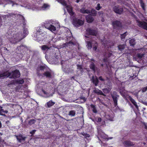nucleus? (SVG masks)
Returning <instances> with one entry per match:
<instances>
[{
    "label": "nucleus",
    "mask_w": 147,
    "mask_h": 147,
    "mask_svg": "<svg viewBox=\"0 0 147 147\" xmlns=\"http://www.w3.org/2000/svg\"><path fill=\"white\" fill-rule=\"evenodd\" d=\"M93 92L97 94H100V95H102L104 96H105V95L102 92L98 89H97L96 88H94Z\"/></svg>",
    "instance_id": "nucleus-16"
},
{
    "label": "nucleus",
    "mask_w": 147,
    "mask_h": 147,
    "mask_svg": "<svg viewBox=\"0 0 147 147\" xmlns=\"http://www.w3.org/2000/svg\"><path fill=\"white\" fill-rule=\"evenodd\" d=\"M124 144L125 146H133L134 145L133 143L131 142L130 141H125L124 142Z\"/></svg>",
    "instance_id": "nucleus-18"
},
{
    "label": "nucleus",
    "mask_w": 147,
    "mask_h": 147,
    "mask_svg": "<svg viewBox=\"0 0 147 147\" xmlns=\"http://www.w3.org/2000/svg\"><path fill=\"white\" fill-rule=\"evenodd\" d=\"M80 98L81 99H83L84 100H85V97H81Z\"/></svg>",
    "instance_id": "nucleus-52"
},
{
    "label": "nucleus",
    "mask_w": 147,
    "mask_h": 147,
    "mask_svg": "<svg viewBox=\"0 0 147 147\" xmlns=\"http://www.w3.org/2000/svg\"><path fill=\"white\" fill-rule=\"evenodd\" d=\"M81 12L83 13H90V11L88 9H85L84 8H82L80 10Z\"/></svg>",
    "instance_id": "nucleus-20"
},
{
    "label": "nucleus",
    "mask_w": 147,
    "mask_h": 147,
    "mask_svg": "<svg viewBox=\"0 0 147 147\" xmlns=\"http://www.w3.org/2000/svg\"><path fill=\"white\" fill-rule=\"evenodd\" d=\"M55 103L54 102H52V101L51 100L47 103V106L48 107H50L53 105Z\"/></svg>",
    "instance_id": "nucleus-24"
},
{
    "label": "nucleus",
    "mask_w": 147,
    "mask_h": 147,
    "mask_svg": "<svg viewBox=\"0 0 147 147\" xmlns=\"http://www.w3.org/2000/svg\"><path fill=\"white\" fill-rule=\"evenodd\" d=\"M103 91L105 93H109L110 90L109 89L105 88L102 89Z\"/></svg>",
    "instance_id": "nucleus-32"
},
{
    "label": "nucleus",
    "mask_w": 147,
    "mask_h": 147,
    "mask_svg": "<svg viewBox=\"0 0 147 147\" xmlns=\"http://www.w3.org/2000/svg\"><path fill=\"white\" fill-rule=\"evenodd\" d=\"M101 121V119L100 118H98V120H97V122H100Z\"/></svg>",
    "instance_id": "nucleus-50"
},
{
    "label": "nucleus",
    "mask_w": 147,
    "mask_h": 147,
    "mask_svg": "<svg viewBox=\"0 0 147 147\" xmlns=\"http://www.w3.org/2000/svg\"><path fill=\"white\" fill-rule=\"evenodd\" d=\"M49 49L50 47L46 45H42L41 47V49L43 51L47 50Z\"/></svg>",
    "instance_id": "nucleus-26"
},
{
    "label": "nucleus",
    "mask_w": 147,
    "mask_h": 147,
    "mask_svg": "<svg viewBox=\"0 0 147 147\" xmlns=\"http://www.w3.org/2000/svg\"><path fill=\"white\" fill-rule=\"evenodd\" d=\"M75 111L74 110H72L69 111V115L71 116H75Z\"/></svg>",
    "instance_id": "nucleus-30"
},
{
    "label": "nucleus",
    "mask_w": 147,
    "mask_h": 147,
    "mask_svg": "<svg viewBox=\"0 0 147 147\" xmlns=\"http://www.w3.org/2000/svg\"><path fill=\"white\" fill-rule=\"evenodd\" d=\"M4 112V111L2 109V107L1 108H0V115H2L5 116V115L3 114Z\"/></svg>",
    "instance_id": "nucleus-40"
},
{
    "label": "nucleus",
    "mask_w": 147,
    "mask_h": 147,
    "mask_svg": "<svg viewBox=\"0 0 147 147\" xmlns=\"http://www.w3.org/2000/svg\"><path fill=\"white\" fill-rule=\"evenodd\" d=\"M104 45L105 47L107 49V48H111V46L114 45L113 43L111 41H105L104 42Z\"/></svg>",
    "instance_id": "nucleus-7"
},
{
    "label": "nucleus",
    "mask_w": 147,
    "mask_h": 147,
    "mask_svg": "<svg viewBox=\"0 0 147 147\" xmlns=\"http://www.w3.org/2000/svg\"><path fill=\"white\" fill-rule=\"evenodd\" d=\"M91 81L96 86L97 85L99 82L96 76H92L91 79Z\"/></svg>",
    "instance_id": "nucleus-10"
},
{
    "label": "nucleus",
    "mask_w": 147,
    "mask_h": 147,
    "mask_svg": "<svg viewBox=\"0 0 147 147\" xmlns=\"http://www.w3.org/2000/svg\"><path fill=\"white\" fill-rule=\"evenodd\" d=\"M58 2L62 4L64 6H66V2L64 0H57Z\"/></svg>",
    "instance_id": "nucleus-27"
},
{
    "label": "nucleus",
    "mask_w": 147,
    "mask_h": 147,
    "mask_svg": "<svg viewBox=\"0 0 147 147\" xmlns=\"http://www.w3.org/2000/svg\"><path fill=\"white\" fill-rule=\"evenodd\" d=\"M86 31L87 33L91 35L96 36L97 34V32L96 30L91 28H88Z\"/></svg>",
    "instance_id": "nucleus-6"
},
{
    "label": "nucleus",
    "mask_w": 147,
    "mask_h": 147,
    "mask_svg": "<svg viewBox=\"0 0 147 147\" xmlns=\"http://www.w3.org/2000/svg\"><path fill=\"white\" fill-rule=\"evenodd\" d=\"M36 131V130H33L32 131H31L30 133L32 134H34L35 132Z\"/></svg>",
    "instance_id": "nucleus-47"
},
{
    "label": "nucleus",
    "mask_w": 147,
    "mask_h": 147,
    "mask_svg": "<svg viewBox=\"0 0 147 147\" xmlns=\"http://www.w3.org/2000/svg\"><path fill=\"white\" fill-rule=\"evenodd\" d=\"M107 53L108 54V55H105L107 56V57H110L112 55V53L110 52H108Z\"/></svg>",
    "instance_id": "nucleus-44"
},
{
    "label": "nucleus",
    "mask_w": 147,
    "mask_h": 147,
    "mask_svg": "<svg viewBox=\"0 0 147 147\" xmlns=\"http://www.w3.org/2000/svg\"><path fill=\"white\" fill-rule=\"evenodd\" d=\"M86 19L87 22L88 23H91L94 20V18L92 16L88 15L86 16Z\"/></svg>",
    "instance_id": "nucleus-15"
},
{
    "label": "nucleus",
    "mask_w": 147,
    "mask_h": 147,
    "mask_svg": "<svg viewBox=\"0 0 147 147\" xmlns=\"http://www.w3.org/2000/svg\"><path fill=\"white\" fill-rule=\"evenodd\" d=\"M144 55V54L140 53L137 54V56L138 58L141 59L143 57Z\"/></svg>",
    "instance_id": "nucleus-34"
},
{
    "label": "nucleus",
    "mask_w": 147,
    "mask_h": 147,
    "mask_svg": "<svg viewBox=\"0 0 147 147\" xmlns=\"http://www.w3.org/2000/svg\"><path fill=\"white\" fill-rule=\"evenodd\" d=\"M77 67H78V69H82V67L80 65H77Z\"/></svg>",
    "instance_id": "nucleus-45"
},
{
    "label": "nucleus",
    "mask_w": 147,
    "mask_h": 147,
    "mask_svg": "<svg viewBox=\"0 0 147 147\" xmlns=\"http://www.w3.org/2000/svg\"><path fill=\"white\" fill-rule=\"evenodd\" d=\"M127 33V32H125L124 34H121V39H124L125 38L126 35V34Z\"/></svg>",
    "instance_id": "nucleus-35"
},
{
    "label": "nucleus",
    "mask_w": 147,
    "mask_h": 147,
    "mask_svg": "<svg viewBox=\"0 0 147 147\" xmlns=\"http://www.w3.org/2000/svg\"><path fill=\"white\" fill-rule=\"evenodd\" d=\"M21 46H22V47H23V45H22V46L21 45V46H20V47H21Z\"/></svg>",
    "instance_id": "nucleus-62"
},
{
    "label": "nucleus",
    "mask_w": 147,
    "mask_h": 147,
    "mask_svg": "<svg viewBox=\"0 0 147 147\" xmlns=\"http://www.w3.org/2000/svg\"><path fill=\"white\" fill-rule=\"evenodd\" d=\"M100 4L99 3L98 4L97 6L96 7V9L97 10H99L100 9Z\"/></svg>",
    "instance_id": "nucleus-42"
},
{
    "label": "nucleus",
    "mask_w": 147,
    "mask_h": 147,
    "mask_svg": "<svg viewBox=\"0 0 147 147\" xmlns=\"http://www.w3.org/2000/svg\"><path fill=\"white\" fill-rule=\"evenodd\" d=\"M91 61L93 62H94L95 61V60L94 59H91Z\"/></svg>",
    "instance_id": "nucleus-55"
},
{
    "label": "nucleus",
    "mask_w": 147,
    "mask_h": 147,
    "mask_svg": "<svg viewBox=\"0 0 147 147\" xmlns=\"http://www.w3.org/2000/svg\"><path fill=\"white\" fill-rule=\"evenodd\" d=\"M1 122L0 121V128H1Z\"/></svg>",
    "instance_id": "nucleus-59"
},
{
    "label": "nucleus",
    "mask_w": 147,
    "mask_h": 147,
    "mask_svg": "<svg viewBox=\"0 0 147 147\" xmlns=\"http://www.w3.org/2000/svg\"><path fill=\"white\" fill-rule=\"evenodd\" d=\"M137 25L139 27L147 30V22L144 21H140L136 20Z\"/></svg>",
    "instance_id": "nucleus-3"
},
{
    "label": "nucleus",
    "mask_w": 147,
    "mask_h": 147,
    "mask_svg": "<svg viewBox=\"0 0 147 147\" xmlns=\"http://www.w3.org/2000/svg\"><path fill=\"white\" fill-rule=\"evenodd\" d=\"M80 1V0H77L76 1V2L77 3H78Z\"/></svg>",
    "instance_id": "nucleus-57"
},
{
    "label": "nucleus",
    "mask_w": 147,
    "mask_h": 147,
    "mask_svg": "<svg viewBox=\"0 0 147 147\" xmlns=\"http://www.w3.org/2000/svg\"><path fill=\"white\" fill-rule=\"evenodd\" d=\"M27 30H24V31L23 33V35L24 36V37L22 38H20L19 37H18L17 38H16V42H18L19 41H20L21 40H22V39H23L25 36H26V35L27 34Z\"/></svg>",
    "instance_id": "nucleus-17"
},
{
    "label": "nucleus",
    "mask_w": 147,
    "mask_h": 147,
    "mask_svg": "<svg viewBox=\"0 0 147 147\" xmlns=\"http://www.w3.org/2000/svg\"><path fill=\"white\" fill-rule=\"evenodd\" d=\"M90 67L91 69L94 71V72H95L97 69V67L95 65L93 62L90 61Z\"/></svg>",
    "instance_id": "nucleus-14"
},
{
    "label": "nucleus",
    "mask_w": 147,
    "mask_h": 147,
    "mask_svg": "<svg viewBox=\"0 0 147 147\" xmlns=\"http://www.w3.org/2000/svg\"><path fill=\"white\" fill-rule=\"evenodd\" d=\"M129 43L131 45H134L135 44V40L133 39L130 40H129Z\"/></svg>",
    "instance_id": "nucleus-29"
},
{
    "label": "nucleus",
    "mask_w": 147,
    "mask_h": 147,
    "mask_svg": "<svg viewBox=\"0 0 147 147\" xmlns=\"http://www.w3.org/2000/svg\"><path fill=\"white\" fill-rule=\"evenodd\" d=\"M86 42L87 44V46L88 49H90L91 48L92 45L93 44H97V42L93 40L87 41Z\"/></svg>",
    "instance_id": "nucleus-12"
},
{
    "label": "nucleus",
    "mask_w": 147,
    "mask_h": 147,
    "mask_svg": "<svg viewBox=\"0 0 147 147\" xmlns=\"http://www.w3.org/2000/svg\"><path fill=\"white\" fill-rule=\"evenodd\" d=\"M16 5H18V4H17V3H16Z\"/></svg>",
    "instance_id": "nucleus-63"
},
{
    "label": "nucleus",
    "mask_w": 147,
    "mask_h": 147,
    "mask_svg": "<svg viewBox=\"0 0 147 147\" xmlns=\"http://www.w3.org/2000/svg\"><path fill=\"white\" fill-rule=\"evenodd\" d=\"M23 19H24V18L23 17Z\"/></svg>",
    "instance_id": "nucleus-64"
},
{
    "label": "nucleus",
    "mask_w": 147,
    "mask_h": 147,
    "mask_svg": "<svg viewBox=\"0 0 147 147\" xmlns=\"http://www.w3.org/2000/svg\"><path fill=\"white\" fill-rule=\"evenodd\" d=\"M16 82V80H12L9 82V83L7 84V86L9 87H12L13 85H15Z\"/></svg>",
    "instance_id": "nucleus-22"
},
{
    "label": "nucleus",
    "mask_w": 147,
    "mask_h": 147,
    "mask_svg": "<svg viewBox=\"0 0 147 147\" xmlns=\"http://www.w3.org/2000/svg\"><path fill=\"white\" fill-rule=\"evenodd\" d=\"M143 124H144V125H145V128L146 129H147V126H146V124H145V123H143Z\"/></svg>",
    "instance_id": "nucleus-54"
},
{
    "label": "nucleus",
    "mask_w": 147,
    "mask_h": 147,
    "mask_svg": "<svg viewBox=\"0 0 147 147\" xmlns=\"http://www.w3.org/2000/svg\"><path fill=\"white\" fill-rule=\"evenodd\" d=\"M9 74L8 71L3 73L0 74V79H3L5 77H8Z\"/></svg>",
    "instance_id": "nucleus-13"
},
{
    "label": "nucleus",
    "mask_w": 147,
    "mask_h": 147,
    "mask_svg": "<svg viewBox=\"0 0 147 147\" xmlns=\"http://www.w3.org/2000/svg\"><path fill=\"white\" fill-rule=\"evenodd\" d=\"M118 47L119 50L121 51L125 48V45L124 44L120 45L118 46Z\"/></svg>",
    "instance_id": "nucleus-23"
},
{
    "label": "nucleus",
    "mask_w": 147,
    "mask_h": 147,
    "mask_svg": "<svg viewBox=\"0 0 147 147\" xmlns=\"http://www.w3.org/2000/svg\"><path fill=\"white\" fill-rule=\"evenodd\" d=\"M16 82L19 84H22L24 83V81L23 79H22L19 80H16Z\"/></svg>",
    "instance_id": "nucleus-37"
},
{
    "label": "nucleus",
    "mask_w": 147,
    "mask_h": 147,
    "mask_svg": "<svg viewBox=\"0 0 147 147\" xmlns=\"http://www.w3.org/2000/svg\"><path fill=\"white\" fill-rule=\"evenodd\" d=\"M131 101L133 103V104L135 106L136 108L137 109L138 108V106L137 105V103L134 100H131Z\"/></svg>",
    "instance_id": "nucleus-39"
},
{
    "label": "nucleus",
    "mask_w": 147,
    "mask_h": 147,
    "mask_svg": "<svg viewBox=\"0 0 147 147\" xmlns=\"http://www.w3.org/2000/svg\"><path fill=\"white\" fill-rule=\"evenodd\" d=\"M75 44L73 42L71 41L68 42H67L65 44V45L67 47H69V48H70V46H72L73 45H74Z\"/></svg>",
    "instance_id": "nucleus-21"
},
{
    "label": "nucleus",
    "mask_w": 147,
    "mask_h": 147,
    "mask_svg": "<svg viewBox=\"0 0 147 147\" xmlns=\"http://www.w3.org/2000/svg\"><path fill=\"white\" fill-rule=\"evenodd\" d=\"M8 3H13V4L12 5V6H13L14 5V3L13 2V1H10V0H9V1Z\"/></svg>",
    "instance_id": "nucleus-49"
},
{
    "label": "nucleus",
    "mask_w": 147,
    "mask_h": 147,
    "mask_svg": "<svg viewBox=\"0 0 147 147\" xmlns=\"http://www.w3.org/2000/svg\"><path fill=\"white\" fill-rule=\"evenodd\" d=\"M8 112V111H4V113H7Z\"/></svg>",
    "instance_id": "nucleus-58"
},
{
    "label": "nucleus",
    "mask_w": 147,
    "mask_h": 147,
    "mask_svg": "<svg viewBox=\"0 0 147 147\" xmlns=\"http://www.w3.org/2000/svg\"><path fill=\"white\" fill-rule=\"evenodd\" d=\"M45 27L48 29L50 30L52 32L56 30L55 27L52 25H50V26L49 27L47 26Z\"/></svg>",
    "instance_id": "nucleus-19"
},
{
    "label": "nucleus",
    "mask_w": 147,
    "mask_h": 147,
    "mask_svg": "<svg viewBox=\"0 0 147 147\" xmlns=\"http://www.w3.org/2000/svg\"><path fill=\"white\" fill-rule=\"evenodd\" d=\"M91 108L92 109V110L94 113H96L97 112V110L95 106L93 105H91L90 106Z\"/></svg>",
    "instance_id": "nucleus-28"
},
{
    "label": "nucleus",
    "mask_w": 147,
    "mask_h": 147,
    "mask_svg": "<svg viewBox=\"0 0 147 147\" xmlns=\"http://www.w3.org/2000/svg\"><path fill=\"white\" fill-rule=\"evenodd\" d=\"M140 3L143 9L145 11V7L146 6L142 0H140Z\"/></svg>",
    "instance_id": "nucleus-25"
},
{
    "label": "nucleus",
    "mask_w": 147,
    "mask_h": 147,
    "mask_svg": "<svg viewBox=\"0 0 147 147\" xmlns=\"http://www.w3.org/2000/svg\"><path fill=\"white\" fill-rule=\"evenodd\" d=\"M43 74L47 77H50L51 76V73L48 71L46 72Z\"/></svg>",
    "instance_id": "nucleus-33"
},
{
    "label": "nucleus",
    "mask_w": 147,
    "mask_h": 147,
    "mask_svg": "<svg viewBox=\"0 0 147 147\" xmlns=\"http://www.w3.org/2000/svg\"><path fill=\"white\" fill-rule=\"evenodd\" d=\"M102 103L104 105H105V104H104L102 102Z\"/></svg>",
    "instance_id": "nucleus-60"
},
{
    "label": "nucleus",
    "mask_w": 147,
    "mask_h": 147,
    "mask_svg": "<svg viewBox=\"0 0 147 147\" xmlns=\"http://www.w3.org/2000/svg\"><path fill=\"white\" fill-rule=\"evenodd\" d=\"M49 5L47 4H44L42 6V8H44V9H46L48 7H49Z\"/></svg>",
    "instance_id": "nucleus-38"
},
{
    "label": "nucleus",
    "mask_w": 147,
    "mask_h": 147,
    "mask_svg": "<svg viewBox=\"0 0 147 147\" xmlns=\"http://www.w3.org/2000/svg\"><path fill=\"white\" fill-rule=\"evenodd\" d=\"M114 102V105L115 106L117 105V99L119 97V96L117 94H113L111 95Z\"/></svg>",
    "instance_id": "nucleus-9"
},
{
    "label": "nucleus",
    "mask_w": 147,
    "mask_h": 147,
    "mask_svg": "<svg viewBox=\"0 0 147 147\" xmlns=\"http://www.w3.org/2000/svg\"><path fill=\"white\" fill-rule=\"evenodd\" d=\"M82 134L86 138L87 137H90V135L89 134H85L84 133H82Z\"/></svg>",
    "instance_id": "nucleus-41"
},
{
    "label": "nucleus",
    "mask_w": 147,
    "mask_h": 147,
    "mask_svg": "<svg viewBox=\"0 0 147 147\" xmlns=\"http://www.w3.org/2000/svg\"><path fill=\"white\" fill-rule=\"evenodd\" d=\"M91 12L92 15L93 16H95L96 15V11L94 9H92L91 10V11L90 12V13Z\"/></svg>",
    "instance_id": "nucleus-31"
},
{
    "label": "nucleus",
    "mask_w": 147,
    "mask_h": 147,
    "mask_svg": "<svg viewBox=\"0 0 147 147\" xmlns=\"http://www.w3.org/2000/svg\"><path fill=\"white\" fill-rule=\"evenodd\" d=\"M146 90H147V88L146 86L143 88L142 89V90L143 92H145Z\"/></svg>",
    "instance_id": "nucleus-43"
},
{
    "label": "nucleus",
    "mask_w": 147,
    "mask_h": 147,
    "mask_svg": "<svg viewBox=\"0 0 147 147\" xmlns=\"http://www.w3.org/2000/svg\"><path fill=\"white\" fill-rule=\"evenodd\" d=\"M97 49V47H96V45H95V46L93 48V49L94 50L96 51Z\"/></svg>",
    "instance_id": "nucleus-51"
},
{
    "label": "nucleus",
    "mask_w": 147,
    "mask_h": 147,
    "mask_svg": "<svg viewBox=\"0 0 147 147\" xmlns=\"http://www.w3.org/2000/svg\"><path fill=\"white\" fill-rule=\"evenodd\" d=\"M9 73L10 74L9 77L10 78L15 79L19 77L20 76V73L19 70H16L15 71H13L11 73L9 72Z\"/></svg>",
    "instance_id": "nucleus-1"
},
{
    "label": "nucleus",
    "mask_w": 147,
    "mask_h": 147,
    "mask_svg": "<svg viewBox=\"0 0 147 147\" xmlns=\"http://www.w3.org/2000/svg\"><path fill=\"white\" fill-rule=\"evenodd\" d=\"M143 144H145V143H144H144H143Z\"/></svg>",
    "instance_id": "nucleus-61"
},
{
    "label": "nucleus",
    "mask_w": 147,
    "mask_h": 147,
    "mask_svg": "<svg viewBox=\"0 0 147 147\" xmlns=\"http://www.w3.org/2000/svg\"><path fill=\"white\" fill-rule=\"evenodd\" d=\"M114 28H118L122 27L121 22L120 20H114L112 22Z\"/></svg>",
    "instance_id": "nucleus-2"
},
{
    "label": "nucleus",
    "mask_w": 147,
    "mask_h": 147,
    "mask_svg": "<svg viewBox=\"0 0 147 147\" xmlns=\"http://www.w3.org/2000/svg\"><path fill=\"white\" fill-rule=\"evenodd\" d=\"M17 140L19 142H21V141H25L26 138V137L23 136L21 134L19 135L18 136H15Z\"/></svg>",
    "instance_id": "nucleus-11"
},
{
    "label": "nucleus",
    "mask_w": 147,
    "mask_h": 147,
    "mask_svg": "<svg viewBox=\"0 0 147 147\" xmlns=\"http://www.w3.org/2000/svg\"><path fill=\"white\" fill-rule=\"evenodd\" d=\"M36 121L33 119H31L28 122V124L30 125H31L33 124H34L35 122Z\"/></svg>",
    "instance_id": "nucleus-36"
},
{
    "label": "nucleus",
    "mask_w": 147,
    "mask_h": 147,
    "mask_svg": "<svg viewBox=\"0 0 147 147\" xmlns=\"http://www.w3.org/2000/svg\"><path fill=\"white\" fill-rule=\"evenodd\" d=\"M39 68L41 70H42L44 69L45 68V67L43 66H41L39 67Z\"/></svg>",
    "instance_id": "nucleus-46"
},
{
    "label": "nucleus",
    "mask_w": 147,
    "mask_h": 147,
    "mask_svg": "<svg viewBox=\"0 0 147 147\" xmlns=\"http://www.w3.org/2000/svg\"><path fill=\"white\" fill-rule=\"evenodd\" d=\"M99 79L100 80H101L102 81H104V80L103 79V78H102V76L99 77Z\"/></svg>",
    "instance_id": "nucleus-48"
},
{
    "label": "nucleus",
    "mask_w": 147,
    "mask_h": 147,
    "mask_svg": "<svg viewBox=\"0 0 147 147\" xmlns=\"http://www.w3.org/2000/svg\"><path fill=\"white\" fill-rule=\"evenodd\" d=\"M42 92H43L44 93V94H46V92L45 90H42Z\"/></svg>",
    "instance_id": "nucleus-53"
},
{
    "label": "nucleus",
    "mask_w": 147,
    "mask_h": 147,
    "mask_svg": "<svg viewBox=\"0 0 147 147\" xmlns=\"http://www.w3.org/2000/svg\"><path fill=\"white\" fill-rule=\"evenodd\" d=\"M98 13H100V14H99L100 15L101 14H102L103 13H102V11Z\"/></svg>",
    "instance_id": "nucleus-56"
},
{
    "label": "nucleus",
    "mask_w": 147,
    "mask_h": 147,
    "mask_svg": "<svg viewBox=\"0 0 147 147\" xmlns=\"http://www.w3.org/2000/svg\"><path fill=\"white\" fill-rule=\"evenodd\" d=\"M65 6L67 9V10L70 15L71 16H74V13L72 11V7L71 6L67 5L66 6Z\"/></svg>",
    "instance_id": "nucleus-8"
},
{
    "label": "nucleus",
    "mask_w": 147,
    "mask_h": 147,
    "mask_svg": "<svg viewBox=\"0 0 147 147\" xmlns=\"http://www.w3.org/2000/svg\"><path fill=\"white\" fill-rule=\"evenodd\" d=\"M113 9L115 13L119 14H121L123 11V8L117 6H114Z\"/></svg>",
    "instance_id": "nucleus-4"
},
{
    "label": "nucleus",
    "mask_w": 147,
    "mask_h": 147,
    "mask_svg": "<svg viewBox=\"0 0 147 147\" xmlns=\"http://www.w3.org/2000/svg\"><path fill=\"white\" fill-rule=\"evenodd\" d=\"M84 23V22L79 19H75L73 20V24L76 26H79L82 25Z\"/></svg>",
    "instance_id": "nucleus-5"
}]
</instances>
